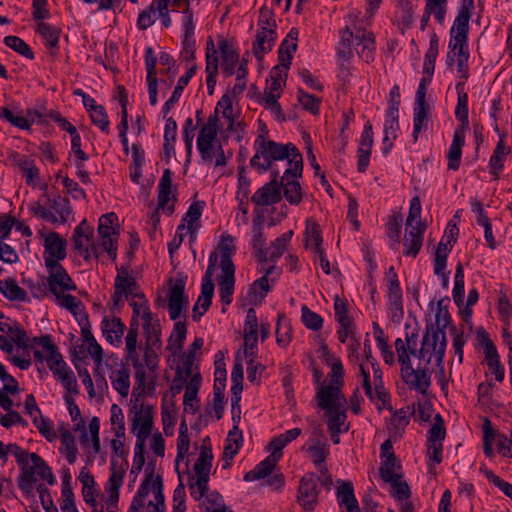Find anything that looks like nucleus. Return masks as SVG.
Returning a JSON list of instances; mask_svg holds the SVG:
<instances>
[{"mask_svg": "<svg viewBox=\"0 0 512 512\" xmlns=\"http://www.w3.org/2000/svg\"><path fill=\"white\" fill-rule=\"evenodd\" d=\"M130 301L132 316L126 336L124 337V358L134 371L137 382L136 390H142L145 382V369L154 373L158 369L162 349L161 324L154 315L142 293H136Z\"/></svg>", "mask_w": 512, "mask_h": 512, "instance_id": "nucleus-1", "label": "nucleus"}, {"mask_svg": "<svg viewBox=\"0 0 512 512\" xmlns=\"http://www.w3.org/2000/svg\"><path fill=\"white\" fill-rule=\"evenodd\" d=\"M254 155L250 159V166L259 174L268 171L273 175L276 169V162L286 161L285 174L292 171L295 173L303 171V157L299 149L293 143H279L267 139L263 134H259L254 141Z\"/></svg>", "mask_w": 512, "mask_h": 512, "instance_id": "nucleus-2", "label": "nucleus"}, {"mask_svg": "<svg viewBox=\"0 0 512 512\" xmlns=\"http://www.w3.org/2000/svg\"><path fill=\"white\" fill-rule=\"evenodd\" d=\"M344 19L345 27L339 32L336 56L343 61H350L354 55L352 46L355 43L358 56L366 63L373 62L376 53L374 34L362 27L355 14H348Z\"/></svg>", "mask_w": 512, "mask_h": 512, "instance_id": "nucleus-3", "label": "nucleus"}, {"mask_svg": "<svg viewBox=\"0 0 512 512\" xmlns=\"http://www.w3.org/2000/svg\"><path fill=\"white\" fill-rule=\"evenodd\" d=\"M156 372L151 373L145 369V382L142 390H136L137 382L134 376V387L132 390L133 406L130 410L131 432L136 438L149 437L153 428V407L141 401L145 394L152 395L156 390Z\"/></svg>", "mask_w": 512, "mask_h": 512, "instance_id": "nucleus-4", "label": "nucleus"}, {"mask_svg": "<svg viewBox=\"0 0 512 512\" xmlns=\"http://www.w3.org/2000/svg\"><path fill=\"white\" fill-rule=\"evenodd\" d=\"M451 316L448 309H437L435 313V324L427 327V331L422 340V346L418 353L412 350L411 353L417 355L420 359L430 363L434 358L441 363L446 351L445 328L449 325Z\"/></svg>", "mask_w": 512, "mask_h": 512, "instance_id": "nucleus-5", "label": "nucleus"}, {"mask_svg": "<svg viewBox=\"0 0 512 512\" xmlns=\"http://www.w3.org/2000/svg\"><path fill=\"white\" fill-rule=\"evenodd\" d=\"M43 197L46 199L44 204L40 201L30 204L32 213L36 217L55 225L67 223L72 214L69 199L61 195H57L51 199L46 193L43 194Z\"/></svg>", "mask_w": 512, "mask_h": 512, "instance_id": "nucleus-6", "label": "nucleus"}, {"mask_svg": "<svg viewBox=\"0 0 512 512\" xmlns=\"http://www.w3.org/2000/svg\"><path fill=\"white\" fill-rule=\"evenodd\" d=\"M319 485L325 490H330L332 486V484L325 485L322 475H317L316 473H307L301 478L297 501L305 511L311 512L315 509L320 492Z\"/></svg>", "mask_w": 512, "mask_h": 512, "instance_id": "nucleus-7", "label": "nucleus"}, {"mask_svg": "<svg viewBox=\"0 0 512 512\" xmlns=\"http://www.w3.org/2000/svg\"><path fill=\"white\" fill-rule=\"evenodd\" d=\"M118 226V216L114 212L106 213L99 218L97 230L101 246L112 261L117 259Z\"/></svg>", "mask_w": 512, "mask_h": 512, "instance_id": "nucleus-8", "label": "nucleus"}, {"mask_svg": "<svg viewBox=\"0 0 512 512\" xmlns=\"http://www.w3.org/2000/svg\"><path fill=\"white\" fill-rule=\"evenodd\" d=\"M45 267L48 273L46 287L55 297L61 296L66 291H75L77 289L75 282L61 263L47 260Z\"/></svg>", "mask_w": 512, "mask_h": 512, "instance_id": "nucleus-9", "label": "nucleus"}, {"mask_svg": "<svg viewBox=\"0 0 512 512\" xmlns=\"http://www.w3.org/2000/svg\"><path fill=\"white\" fill-rule=\"evenodd\" d=\"M315 377L317 382L315 400L321 410L326 412L346 405V398L342 393L341 387L326 384L325 382L320 383V378L317 373Z\"/></svg>", "mask_w": 512, "mask_h": 512, "instance_id": "nucleus-10", "label": "nucleus"}, {"mask_svg": "<svg viewBox=\"0 0 512 512\" xmlns=\"http://www.w3.org/2000/svg\"><path fill=\"white\" fill-rule=\"evenodd\" d=\"M263 275L256 279L249 287L248 300L250 303L260 304L266 295L272 290L273 284L281 274V269L276 265L262 268Z\"/></svg>", "mask_w": 512, "mask_h": 512, "instance_id": "nucleus-11", "label": "nucleus"}, {"mask_svg": "<svg viewBox=\"0 0 512 512\" xmlns=\"http://www.w3.org/2000/svg\"><path fill=\"white\" fill-rule=\"evenodd\" d=\"M93 232V228L86 219L82 220L73 231V247L85 261L98 257L97 248L93 242Z\"/></svg>", "mask_w": 512, "mask_h": 512, "instance_id": "nucleus-12", "label": "nucleus"}, {"mask_svg": "<svg viewBox=\"0 0 512 512\" xmlns=\"http://www.w3.org/2000/svg\"><path fill=\"white\" fill-rule=\"evenodd\" d=\"M309 453L310 459L322 475L325 485L333 484L332 477L325 465L327 457L330 455V446L325 441L318 438H310L304 446Z\"/></svg>", "mask_w": 512, "mask_h": 512, "instance_id": "nucleus-13", "label": "nucleus"}, {"mask_svg": "<svg viewBox=\"0 0 512 512\" xmlns=\"http://www.w3.org/2000/svg\"><path fill=\"white\" fill-rule=\"evenodd\" d=\"M139 288L135 278L129 273L126 268L121 267L114 280V292L111 295L113 307L118 308L123 306V297L127 300L135 298L136 290Z\"/></svg>", "mask_w": 512, "mask_h": 512, "instance_id": "nucleus-14", "label": "nucleus"}, {"mask_svg": "<svg viewBox=\"0 0 512 512\" xmlns=\"http://www.w3.org/2000/svg\"><path fill=\"white\" fill-rule=\"evenodd\" d=\"M109 367V380L112 388L120 395L121 398H127L130 393V369L123 362L115 359L113 364H107Z\"/></svg>", "mask_w": 512, "mask_h": 512, "instance_id": "nucleus-15", "label": "nucleus"}, {"mask_svg": "<svg viewBox=\"0 0 512 512\" xmlns=\"http://www.w3.org/2000/svg\"><path fill=\"white\" fill-rule=\"evenodd\" d=\"M272 179L260 187L251 197V201L257 206H269L281 200L279 177L280 171H274Z\"/></svg>", "mask_w": 512, "mask_h": 512, "instance_id": "nucleus-16", "label": "nucleus"}, {"mask_svg": "<svg viewBox=\"0 0 512 512\" xmlns=\"http://www.w3.org/2000/svg\"><path fill=\"white\" fill-rule=\"evenodd\" d=\"M46 465L47 463L41 456L32 452L30 454V463H28V465H26L25 468L20 471L18 477V487L26 493L31 492L34 489L37 481L35 474L38 475L42 470H44Z\"/></svg>", "mask_w": 512, "mask_h": 512, "instance_id": "nucleus-17", "label": "nucleus"}, {"mask_svg": "<svg viewBox=\"0 0 512 512\" xmlns=\"http://www.w3.org/2000/svg\"><path fill=\"white\" fill-rule=\"evenodd\" d=\"M157 189L158 209H161L168 215H172L175 210L174 202L176 201V195L172 191V172L170 169L163 171Z\"/></svg>", "mask_w": 512, "mask_h": 512, "instance_id": "nucleus-18", "label": "nucleus"}, {"mask_svg": "<svg viewBox=\"0 0 512 512\" xmlns=\"http://www.w3.org/2000/svg\"><path fill=\"white\" fill-rule=\"evenodd\" d=\"M201 161L204 164H212L216 167L227 164L225 152L219 140L196 142Z\"/></svg>", "mask_w": 512, "mask_h": 512, "instance_id": "nucleus-19", "label": "nucleus"}, {"mask_svg": "<svg viewBox=\"0 0 512 512\" xmlns=\"http://www.w3.org/2000/svg\"><path fill=\"white\" fill-rule=\"evenodd\" d=\"M44 263L47 260L60 263L67 256L66 241L57 233L49 232L44 238Z\"/></svg>", "mask_w": 512, "mask_h": 512, "instance_id": "nucleus-20", "label": "nucleus"}, {"mask_svg": "<svg viewBox=\"0 0 512 512\" xmlns=\"http://www.w3.org/2000/svg\"><path fill=\"white\" fill-rule=\"evenodd\" d=\"M468 33L469 26L452 24L450 29L448 49L450 52L454 53L456 58L470 56L468 46Z\"/></svg>", "mask_w": 512, "mask_h": 512, "instance_id": "nucleus-21", "label": "nucleus"}, {"mask_svg": "<svg viewBox=\"0 0 512 512\" xmlns=\"http://www.w3.org/2000/svg\"><path fill=\"white\" fill-rule=\"evenodd\" d=\"M188 303L185 295V282L177 279L171 286L168 295V313L172 320L176 321L180 318L182 310Z\"/></svg>", "mask_w": 512, "mask_h": 512, "instance_id": "nucleus-22", "label": "nucleus"}, {"mask_svg": "<svg viewBox=\"0 0 512 512\" xmlns=\"http://www.w3.org/2000/svg\"><path fill=\"white\" fill-rule=\"evenodd\" d=\"M218 46L222 59V72L225 76L231 77L235 74L237 65L240 64L239 53L233 42L226 38L219 39Z\"/></svg>", "mask_w": 512, "mask_h": 512, "instance_id": "nucleus-23", "label": "nucleus"}, {"mask_svg": "<svg viewBox=\"0 0 512 512\" xmlns=\"http://www.w3.org/2000/svg\"><path fill=\"white\" fill-rule=\"evenodd\" d=\"M405 384L421 394H426L431 385V373L427 367L411 368L401 374Z\"/></svg>", "mask_w": 512, "mask_h": 512, "instance_id": "nucleus-24", "label": "nucleus"}, {"mask_svg": "<svg viewBox=\"0 0 512 512\" xmlns=\"http://www.w3.org/2000/svg\"><path fill=\"white\" fill-rule=\"evenodd\" d=\"M126 326L119 317H103L101 321V331L108 343L114 347H120L123 343V335Z\"/></svg>", "mask_w": 512, "mask_h": 512, "instance_id": "nucleus-25", "label": "nucleus"}, {"mask_svg": "<svg viewBox=\"0 0 512 512\" xmlns=\"http://www.w3.org/2000/svg\"><path fill=\"white\" fill-rule=\"evenodd\" d=\"M302 176V171L291 172L286 175L285 172L279 177L280 189L283 188L284 197L287 202L291 205H298L302 201V188L298 181V178Z\"/></svg>", "mask_w": 512, "mask_h": 512, "instance_id": "nucleus-26", "label": "nucleus"}, {"mask_svg": "<svg viewBox=\"0 0 512 512\" xmlns=\"http://www.w3.org/2000/svg\"><path fill=\"white\" fill-rule=\"evenodd\" d=\"M336 499L341 512H361L354 494L353 484L349 481H338Z\"/></svg>", "mask_w": 512, "mask_h": 512, "instance_id": "nucleus-27", "label": "nucleus"}, {"mask_svg": "<svg viewBox=\"0 0 512 512\" xmlns=\"http://www.w3.org/2000/svg\"><path fill=\"white\" fill-rule=\"evenodd\" d=\"M215 379H214V397H213V409L216 413L217 419L222 417L224 409V390L226 386V370L224 364L215 363Z\"/></svg>", "mask_w": 512, "mask_h": 512, "instance_id": "nucleus-28", "label": "nucleus"}, {"mask_svg": "<svg viewBox=\"0 0 512 512\" xmlns=\"http://www.w3.org/2000/svg\"><path fill=\"white\" fill-rule=\"evenodd\" d=\"M33 341L47 352V356H45L41 351L35 350L33 355L36 361L40 363L46 361L47 366L50 367V365L55 364L58 360L63 358L57 346L53 343L51 335L45 334L40 337H35Z\"/></svg>", "mask_w": 512, "mask_h": 512, "instance_id": "nucleus-29", "label": "nucleus"}, {"mask_svg": "<svg viewBox=\"0 0 512 512\" xmlns=\"http://www.w3.org/2000/svg\"><path fill=\"white\" fill-rule=\"evenodd\" d=\"M504 138L505 134L500 135L488 163L489 172L493 175L494 179H499L500 174L504 169L505 159L511 152V149L506 145Z\"/></svg>", "mask_w": 512, "mask_h": 512, "instance_id": "nucleus-30", "label": "nucleus"}, {"mask_svg": "<svg viewBox=\"0 0 512 512\" xmlns=\"http://www.w3.org/2000/svg\"><path fill=\"white\" fill-rule=\"evenodd\" d=\"M218 259L220 258V269L221 270H235V265L232 261V257L236 252L235 238L230 234H223L218 244Z\"/></svg>", "mask_w": 512, "mask_h": 512, "instance_id": "nucleus-31", "label": "nucleus"}, {"mask_svg": "<svg viewBox=\"0 0 512 512\" xmlns=\"http://www.w3.org/2000/svg\"><path fill=\"white\" fill-rule=\"evenodd\" d=\"M457 91V105L455 108V117L459 121V125L455 130H462L467 132L469 129V108H468V94L464 91V83L456 84Z\"/></svg>", "mask_w": 512, "mask_h": 512, "instance_id": "nucleus-32", "label": "nucleus"}, {"mask_svg": "<svg viewBox=\"0 0 512 512\" xmlns=\"http://www.w3.org/2000/svg\"><path fill=\"white\" fill-rule=\"evenodd\" d=\"M24 407L26 413L31 417L34 425L38 428L40 433L45 437H48L52 430L51 425L42 417L41 410L38 407V404L33 394L26 395Z\"/></svg>", "mask_w": 512, "mask_h": 512, "instance_id": "nucleus-33", "label": "nucleus"}, {"mask_svg": "<svg viewBox=\"0 0 512 512\" xmlns=\"http://www.w3.org/2000/svg\"><path fill=\"white\" fill-rule=\"evenodd\" d=\"M466 132L462 130H454L452 143L447 153V169L457 171L460 167L462 148L465 145Z\"/></svg>", "mask_w": 512, "mask_h": 512, "instance_id": "nucleus-34", "label": "nucleus"}, {"mask_svg": "<svg viewBox=\"0 0 512 512\" xmlns=\"http://www.w3.org/2000/svg\"><path fill=\"white\" fill-rule=\"evenodd\" d=\"M0 331L6 334L12 342L19 347H27L28 337L24 329L20 325L9 318L0 315Z\"/></svg>", "mask_w": 512, "mask_h": 512, "instance_id": "nucleus-35", "label": "nucleus"}, {"mask_svg": "<svg viewBox=\"0 0 512 512\" xmlns=\"http://www.w3.org/2000/svg\"><path fill=\"white\" fill-rule=\"evenodd\" d=\"M218 286L220 302L223 306L230 305L235 289V270H221L218 277Z\"/></svg>", "mask_w": 512, "mask_h": 512, "instance_id": "nucleus-36", "label": "nucleus"}, {"mask_svg": "<svg viewBox=\"0 0 512 512\" xmlns=\"http://www.w3.org/2000/svg\"><path fill=\"white\" fill-rule=\"evenodd\" d=\"M324 361L330 367L328 377L330 378V385H336L343 388L344 386V368L342 361L339 357L331 354L326 346L322 347Z\"/></svg>", "mask_w": 512, "mask_h": 512, "instance_id": "nucleus-37", "label": "nucleus"}, {"mask_svg": "<svg viewBox=\"0 0 512 512\" xmlns=\"http://www.w3.org/2000/svg\"><path fill=\"white\" fill-rule=\"evenodd\" d=\"M277 37V34L262 33V31L257 30L255 40L252 43V52L258 61L262 60L264 55L273 49Z\"/></svg>", "mask_w": 512, "mask_h": 512, "instance_id": "nucleus-38", "label": "nucleus"}, {"mask_svg": "<svg viewBox=\"0 0 512 512\" xmlns=\"http://www.w3.org/2000/svg\"><path fill=\"white\" fill-rule=\"evenodd\" d=\"M428 112L429 105L427 103H414L413 108V132L412 137L413 141L417 142L419 134L422 131H426L428 129Z\"/></svg>", "mask_w": 512, "mask_h": 512, "instance_id": "nucleus-39", "label": "nucleus"}, {"mask_svg": "<svg viewBox=\"0 0 512 512\" xmlns=\"http://www.w3.org/2000/svg\"><path fill=\"white\" fill-rule=\"evenodd\" d=\"M213 454L210 447L205 445L201 446L199 457L194 464V471L199 477V484L205 482V478H209L211 466H212Z\"/></svg>", "mask_w": 512, "mask_h": 512, "instance_id": "nucleus-40", "label": "nucleus"}, {"mask_svg": "<svg viewBox=\"0 0 512 512\" xmlns=\"http://www.w3.org/2000/svg\"><path fill=\"white\" fill-rule=\"evenodd\" d=\"M277 462V458L267 456L262 461H260L253 469L245 473L243 477L244 481L253 482L256 480L266 478L272 473Z\"/></svg>", "mask_w": 512, "mask_h": 512, "instance_id": "nucleus-41", "label": "nucleus"}, {"mask_svg": "<svg viewBox=\"0 0 512 512\" xmlns=\"http://www.w3.org/2000/svg\"><path fill=\"white\" fill-rule=\"evenodd\" d=\"M243 437L242 433L238 430V427L235 425L232 430L229 431L227 439L224 444V458L226 461H232L235 455L238 453L241 445H242ZM229 466V462L226 465H223V468Z\"/></svg>", "mask_w": 512, "mask_h": 512, "instance_id": "nucleus-42", "label": "nucleus"}, {"mask_svg": "<svg viewBox=\"0 0 512 512\" xmlns=\"http://www.w3.org/2000/svg\"><path fill=\"white\" fill-rule=\"evenodd\" d=\"M275 335L280 347L286 348L292 341L291 321L284 313H279L277 316Z\"/></svg>", "mask_w": 512, "mask_h": 512, "instance_id": "nucleus-43", "label": "nucleus"}, {"mask_svg": "<svg viewBox=\"0 0 512 512\" xmlns=\"http://www.w3.org/2000/svg\"><path fill=\"white\" fill-rule=\"evenodd\" d=\"M217 262V252H211L209 255L207 270L202 278L201 293L199 296L213 298L215 285L212 276L215 272Z\"/></svg>", "mask_w": 512, "mask_h": 512, "instance_id": "nucleus-44", "label": "nucleus"}, {"mask_svg": "<svg viewBox=\"0 0 512 512\" xmlns=\"http://www.w3.org/2000/svg\"><path fill=\"white\" fill-rule=\"evenodd\" d=\"M0 292L10 301L24 302L27 300V292L13 278L0 280Z\"/></svg>", "mask_w": 512, "mask_h": 512, "instance_id": "nucleus-45", "label": "nucleus"}, {"mask_svg": "<svg viewBox=\"0 0 512 512\" xmlns=\"http://www.w3.org/2000/svg\"><path fill=\"white\" fill-rule=\"evenodd\" d=\"M36 32L42 37L46 47L58 50L60 29L49 23L39 22L37 23Z\"/></svg>", "mask_w": 512, "mask_h": 512, "instance_id": "nucleus-46", "label": "nucleus"}, {"mask_svg": "<svg viewBox=\"0 0 512 512\" xmlns=\"http://www.w3.org/2000/svg\"><path fill=\"white\" fill-rule=\"evenodd\" d=\"M66 403L68 405V411L71 416V420L74 423V429L75 431L80 432V441L83 445H86L88 443V432L85 427V422L81 417V412L77 404L69 398H65Z\"/></svg>", "mask_w": 512, "mask_h": 512, "instance_id": "nucleus-47", "label": "nucleus"}, {"mask_svg": "<svg viewBox=\"0 0 512 512\" xmlns=\"http://www.w3.org/2000/svg\"><path fill=\"white\" fill-rule=\"evenodd\" d=\"M293 235V231H288L277 237L271 242L268 250V262L275 265L277 260L284 254L288 243L290 242Z\"/></svg>", "mask_w": 512, "mask_h": 512, "instance_id": "nucleus-48", "label": "nucleus"}, {"mask_svg": "<svg viewBox=\"0 0 512 512\" xmlns=\"http://www.w3.org/2000/svg\"><path fill=\"white\" fill-rule=\"evenodd\" d=\"M204 208V202H194L192 203L184 217L182 218V223H187V232L195 236V232L198 231L200 225L198 223Z\"/></svg>", "mask_w": 512, "mask_h": 512, "instance_id": "nucleus-49", "label": "nucleus"}, {"mask_svg": "<svg viewBox=\"0 0 512 512\" xmlns=\"http://www.w3.org/2000/svg\"><path fill=\"white\" fill-rule=\"evenodd\" d=\"M187 327L182 321H176L168 339L167 349L172 353H176L182 349L186 339Z\"/></svg>", "mask_w": 512, "mask_h": 512, "instance_id": "nucleus-50", "label": "nucleus"}, {"mask_svg": "<svg viewBox=\"0 0 512 512\" xmlns=\"http://www.w3.org/2000/svg\"><path fill=\"white\" fill-rule=\"evenodd\" d=\"M485 360L489 371L494 375L495 380L498 382H503L505 378V368L501 364L497 349H493L492 346L488 347Z\"/></svg>", "mask_w": 512, "mask_h": 512, "instance_id": "nucleus-51", "label": "nucleus"}, {"mask_svg": "<svg viewBox=\"0 0 512 512\" xmlns=\"http://www.w3.org/2000/svg\"><path fill=\"white\" fill-rule=\"evenodd\" d=\"M152 476H153V471L146 474V477L143 480V482L140 484L137 492L135 493L127 512H141V509L145 505L144 500L150 493V488L148 485L150 483Z\"/></svg>", "mask_w": 512, "mask_h": 512, "instance_id": "nucleus-52", "label": "nucleus"}, {"mask_svg": "<svg viewBox=\"0 0 512 512\" xmlns=\"http://www.w3.org/2000/svg\"><path fill=\"white\" fill-rule=\"evenodd\" d=\"M219 119L217 115H210L200 127L196 142L218 140Z\"/></svg>", "mask_w": 512, "mask_h": 512, "instance_id": "nucleus-53", "label": "nucleus"}, {"mask_svg": "<svg viewBox=\"0 0 512 512\" xmlns=\"http://www.w3.org/2000/svg\"><path fill=\"white\" fill-rule=\"evenodd\" d=\"M452 249V244L450 240L444 242V237L439 242L437 249L435 251L433 266L434 273L440 274L442 270H446L447 266V258Z\"/></svg>", "mask_w": 512, "mask_h": 512, "instance_id": "nucleus-54", "label": "nucleus"}, {"mask_svg": "<svg viewBox=\"0 0 512 512\" xmlns=\"http://www.w3.org/2000/svg\"><path fill=\"white\" fill-rule=\"evenodd\" d=\"M327 417V428L328 430L335 429V432H346L348 431V427L342 429V426L345 424L347 419L346 408L340 407L335 408L331 411L324 412Z\"/></svg>", "mask_w": 512, "mask_h": 512, "instance_id": "nucleus-55", "label": "nucleus"}, {"mask_svg": "<svg viewBox=\"0 0 512 512\" xmlns=\"http://www.w3.org/2000/svg\"><path fill=\"white\" fill-rule=\"evenodd\" d=\"M257 26L262 33L277 34V23L271 9L267 7L260 8Z\"/></svg>", "mask_w": 512, "mask_h": 512, "instance_id": "nucleus-56", "label": "nucleus"}, {"mask_svg": "<svg viewBox=\"0 0 512 512\" xmlns=\"http://www.w3.org/2000/svg\"><path fill=\"white\" fill-rule=\"evenodd\" d=\"M3 43L13 51L17 52L18 54L29 60H33L35 58L34 52L30 48V46L18 36H5L3 39Z\"/></svg>", "mask_w": 512, "mask_h": 512, "instance_id": "nucleus-57", "label": "nucleus"}, {"mask_svg": "<svg viewBox=\"0 0 512 512\" xmlns=\"http://www.w3.org/2000/svg\"><path fill=\"white\" fill-rule=\"evenodd\" d=\"M452 296L455 304L460 307L463 304L465 298L464 269L460 263L455 269Z\"/></svg>", "mask_w": 512, "mask_h": 512, "instance_id": "nucleus-58", "label": "nucleus"}, {"mask_svg": "<svg viewBox=\"0 0 512 512\" xmlns=\"http://www.w3.org/2000/svg\"><path fill=\"white\" fill-rule=\"evenodd\" d=\"M297 98L302 108L313 115H317L320 112L321 99L306 92L302 88L297 90Z\"/></svg>", "mask_w": 512, "mask_h": 512, "instance_id": "nucleus-59", "label": "nucleus"}, {"mask_svg": "<svg viewBox=\"0 0 512 512\" xmlns=\"http://www.w3.org/2000/svg\"><path fill=\"white\" fill-rule=\"evenodd\" d=\"M448 0H425L424 11L430 16L433 15L439 24H443L447 12Z\"/></svg>", "mask_w": 512, "mask_h": 512, "instance_id": "nucleus-60", "label": "nucleus"}, {"mask_svg": "<svg viewBox=\"0 0 512 512\" xmlns=\"http://www.w3.org/2000/svg\"><path fill=\"white\" fill-rule=\"evenodd\" d=\"M483 431V452L486 457L493 458V441L496 442V431L494 430L492 423L489 419H485L482 425Z\"/></svg>", "mask_w": 512, "mask_h": 512, "instance_id": "nucleus-61", "label": "nucleus"}, {"mask_svg": "<svg viewBox=\"0 0 512 512\" xmlns=\"http://www.w3.org/2000/svg\"><path fill=\"white\" fill-rule=\"evenodd\" d=\"M252 248L255 251V256L259 262H268V250L266 249V239L264 237L261 227L255 229L254 231L252 239Z\"/></svg>", "mask_w": 512, "mask_h": 512, "instance_id": "nucleus-62", "label": "nucleus"}, {"mask_svg": "<svg viewBox=\"0 0 512 512\" xmlns=\"http://www.w3.org/2000/svg\"><path fill=\"white\" fill-rule=\"evenodd\" d=\"M283 86L279 82L269 80L266 81V87L263 92L261 104H277V100L282 95Z\"/></svg>", "mask_w": 512, "mask_h": 512, "instance_id": "nucleus-63", "label": "nucleus"}, {"mask_svg": "<svg viewBox=\"0 0 512 512\" xmlns=\"http://www.w3.org/2000/svg\"><path fill=\"white\" fill-rule=\"evenodd\" d=\"M301 320L306 328L318 331L323 327V318L320 314L310 310L306 305L301 308Z\"/></svg>", "mask_w": 512, "mask_h": 512, "instance_id": "nucleus-64", "label": "nucleus"}]
</instances>
